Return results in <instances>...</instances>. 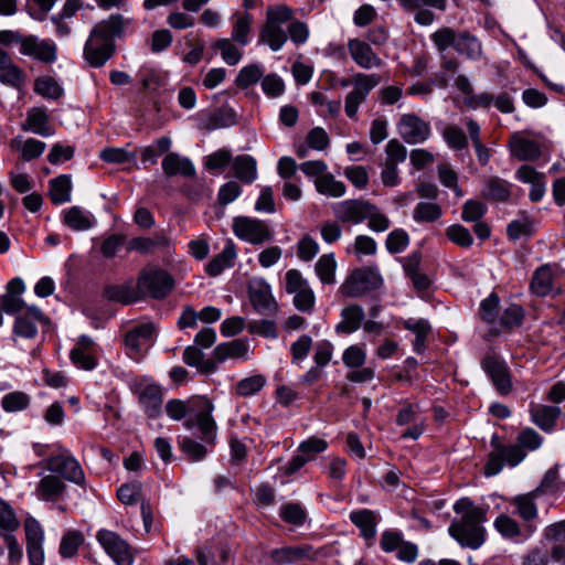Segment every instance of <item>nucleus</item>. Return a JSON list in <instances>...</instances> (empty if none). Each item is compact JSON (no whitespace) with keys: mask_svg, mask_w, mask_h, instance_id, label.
<instances>
[{"mask_svg":"<svg viewBox=\"0 0 565 565\" xmlns=\"http://www.w3.org/2000/svg\"><path fill=\"white\" fill-rule=\"evenodd\" d=\"M96 540L116 565H132L131 548L118 533L102 529L97 532Z\"/></svg>","mask_w":565,"mask_h":565,"instance_id":"nucleus-10","label":"nucleus"},{"mask_svg":"<svg viewBox=\"0 0 565 565\" xmlns=\"http://www.w3.org/2000/svg\"><path fill=\"white\" fill-rule=\"evenodd\" d=\"M511 154L520 161H534L542 153L541 145L533 140L514 134L510 139Z\"/></svg>","mask_w":565,"mask_h":565,"instance_id":"nucleus-28","label":"nucleus"},{"mask_svg":"<svg viewBox=\"0 0 565 565\" xmlns=\"http://www.w3.org/2000/svg\"><path fill=\"white\" fill-rule=\"evenodd\" d=\"M383 285V278L373 267H361L352 270L340 286L339 291L347 298H360L377 290Z\"/></svg>","mask_w":565,"mask_h":565,"instance_id":"nucleus-6","label":"nucleus"},{"mask_svg":"<svg viewBox=\"0 0 565 565\" xmlns=\"http://www.w3.org/2000/svg\"><path fill=\"white\" fill-rule=\"evenodd\" d=\"M481 365L501 395H507L511 392V376L504 361L495 355H487L482 360Z\"/></svg>","mask_w":565,"mask_h":565,"instance_id":"nucleus-19","label":"nucleus"},{"mask_svg":"<svg viewBox=\"0 0 565 565\" xmlns=\"http://www.w3.org/2000/svg\"><path fill=\"white\" fill-rule=\"evenodd\" d=\"M315 184L319 193L328 196L340 198L345 193V184L335 180L332 174H324L318 178Z\"/></svg>","mask_w":565,"mask_h":565,"instance_id":"nucleus-50","label":"nucleus"},{"mask_svg":"<svg viewBox=\"0 0 565 565\" xmlns=\"http://www.w3.org/2000/svg\"><path fill=\"white\" fill-rule=\"evenodd\" d=\"M46 320V317L38 307H26V310L23 313L15 316L13 335L24 339H33L38 335V322H44Z\"/></svg>","mask_w":565,"mask_h":565,"instance_id":"nucleus-20","label":"nucleus"},{"mask_svg":"<svg viewBox=\"0 0 565 565\" xmlns=\"http://www.w3.org/2000/svg\"><path fill=\"white\" fill-rule=\"evenodd\" d=\"M340 317L341 321L337 323L335 332L338 334H351L361 328L365 315L360 305H350L341 310Z\"/></svg>","mask_w":565,"mask_h":565,"instance_id":"nucleus-30","label":"nucleus"},{"mask_svg":"<svg viewBox=\"0 0 565 565\" xmlns=\"http://www.w3.org/2000/svg\"><path fill=\"white\" fill-rule=\"evenodd\" d=\"M285 289L294 295V306L301 312L311 313L316 296L307 279L298 269H289L285 274Z\"/></svg>","mask_w":565,"mask_h":565,"instance_id":"nucleus-8","label":"nucleus"},{"mask_svg":"<svg viewBox=\"0 0 565 565\" xmlns=\"http://www.w3.org/2000/svg\"><path fill=\"white\" fill-rule=\"evenodd\" d=\"M373 204L361 200H345L333 206L334 215L342 222L361 223L366 220Z\"/></svg>","mask_w":565,"mask_h":565,"instance_id":"nucleus-21","label":"nucleus"},{"mask_svg":"<svg viewBox=\"0 0 565 565\" xmlns=\"http://www.w3.org/2000/svg\"><path fill=\"white\" fill-rule=\"evenodd\" d=\"M443 214L441 207L433 202H419L413 213V218L417 223H431L437 221Z\"/></svg>","mask_w":565,"mask_h":565,"instance_id":"nucleus-51","label":"nucleus"},{"mask_svg":"<svg viewBox=\"0 0 565 565\" xmlns=\"http://www.w3.org/2000/svg\"><path fill=\"white\" fill-rule=\"evenodd\" d=\"M66 490L64 481L55 475L44 476L35 488V495L42 501L55 502L60 500Z\"/></svg>","mask_w":565,"mask_h":565,"instance_id":"nucleus-32","label":"nucleus"},{"mask_svg":"<svg viewBox=\"0 0 565 565\" xmlns=\"http://www.w3.org/2000/svg\"><path fill=\"white\" fill-rule=\"evenodd\" d=\"M534 231L535 223L527 216L512 221L507 227L508 237L513 241H518L523 236H531L533 235Z\"/></svg>","mask_w":565,"mask_h":565,"instance_id":"nucleus-59","label":"nucleus"},{"mask_svg":"<svg viewBox=\"0 0 565 565\" xmlns=\"http://www.w3.org/2000/svg\"><path fill=\"white\" fill-rule=\"evenodd\" d=\"M515 178L523 182L531 184L529 198L532 202H540L546 191L545 174L536 171L533 167L523 164L516 172Z\"/></svg>","mask_w":565,"mask_h":565,"instance_id":"nucleus-24","label":"nucleus"},{"mask_svg":"<svg viewBox=\"0 0 565 565\" xmlns=\"http://www.w3.org/2000/svg\"><path fill=\"white\" fill-rule=\"evenodd\" d=\"M266 384V377L260 374L252 375L241 380L236 385V393L239 396H252L258 393Z\"/></svg>","mask_w":565,"mask_h":565,"instance_id":"nucleus-62","label":"nucleus"},{"mask_svg":"<svg viewBox=\"0 0 565 565\" xmlns=\"http://www.w3.org/2000/svg\"><path fill=\"white\" fill-rule=\"evenodd\" d=\"M348 51L354 63L364 70L381 67L382 58L373 51L370 44L360 39H350L348 41Z\"/></svg>","mask_w":565,"mask_h":565,"instance_id":"nucleus-22","label":"nucleus"},{"mask_svg":"<svg viewBox=\"0 0 565 565\" xmlns=\"http://www.w3.org/2000/svg\"><path fill=\"white\" fill-rule=\"evenodd\" d=\"M183 362L189 366L196 367L201 373H212L216 364L212 359H204V353L196 345H189L182 354Z\"/></svg>","mask_w":565,"mask_h":565,"instance_id":"nucleus-43","label":"nucleus"},{"mask_svg":"<svg viewBox=\"0 0 565 565\" xmlns=\"http://www.w3.org/2000/svg\"><path fill=\"white\" fill-rule=\"evenodd\" d=\"M63 221L73 231H87L95 224L94 215L79 207L72 206L63 212Z\"/></svg>","mask_w":565,"mask_h":565,"instance_id":"nucleus-35","label":"nucleus"},{"mask_svg":"<svg viewBox=\"0 0 565 565\" xmlns=\"http://www.w3.org/2000/svg\"><path fill=\"white\" fill-rule=\"evenodd\" d=\"M248 295L254 309L260 315H271L277 311L278 305L273 297L269 284L265 279H253L248 285Z\"/></svg>","mask_w":565,"mask_h":565,"instance_id":"nucleus-15","label":"nucleus"},{"mask_svg":"<svg viewBox=\"0 0 565 565\" xmlns=\"http://www.w3.org/2000/svg\"><path fill=\"white\" fill-rule=\"evenodd\" d=\"M19 52L44 64H52L57 60L55 42L51 39H40L33 34L24 36Z\"/></svg>","mask_w":565,"mask_h":565,"instance_id":"nucleus-13","label":"nucleus"},{"mask_svg":"<svg viewBox=\"0 0 565 565\" xmlns=\"http://www.w3.org/2000/svg\"><path fill=\"white\" fill-rule=\"evenodd\" d=\"M443 138L447 146L452 150H463L468 148V138L463 130L458 126L449 125L443 130Z\"/></svg>","mask_w":565,"mask_h":565,"instance_id":"nucleus-60","label":"nucleus"},{"mask_svg":"<svg viewBox=\"0 0 565 565\" xmlns=\"http://www.w3.org/2000/svg\"><path fill=\"white\" fill-rule=\"evenodd\" d=\"M20 527L14 510L4 500L0 499V529L3 533H13Z\"/></svg>","mask_w":565,"mask_h":565,"instance_id":"nucleus-64","label":"nucleus"},{"mask_svg":"<svg viewBox=\"0 0 565 565\" xmlns=\"http://www.w3.org/2000/svg\"><path fill=\"white\" fill-rule=\"evenodd\" d=\"M454 511L460 515L451 521L448 532L462 547L479 548L486 542L488 508L478 507L469 498H461L454 504Z\"/></svg>","mask_w":565,"mask_h":565,"instance_id":"nucleus-3","label":"nucleus"},{"mask_svg":"<svg viewBox=\"0 0 565 565\" xmlns=\"http://www.w3.org/2000/svg\"><path fill=\"white\" fill-rule=\"evenodd\" d=\"M561 414L555 406L539 405L532 411L534 423L544 430H551Z\"/></svg>","mask_w":565,"mask_h":565,"instance_id":"nucleus-48","label":"nucleus"},{"mask_svg":"<svg viewBox=\"0 0 565 565\" xmlns=\"http://www.w3.org/2000/svg\"><path fill=\"white\" fill-rule=\"evenodd\" d=\"M540 497L536 492L530 491L527 493L515 495L510 500V504L514 508V514L523 520L524 525L535 524L534 521L539 516V509L536 500Z\"/></svg>","mask_w":565,"mask_h":565,"instance_id":"nucleus-25","label":"nucleus"},{"mask_svg":"<svg viewBox=\"0 0 565 565\" xmlns=\"http://www.w3.org/2000/svg\"><path fill=\"white\" fill-rule=\"evenodd\" d=\"M234 175L243 183L250 184L257 179V162L249 154H239L233 160Z\"/></svg>","mask_w":565,"mask_h":565,"instance_id":"nucleus-39","label":"nucleus"},{"mask_svg":"<svg viewBox=\"0 0 565 565\" xmlns=\"http://www.w3.org/2000/svg\"><path fill=\"white\" fill-rule=\"evenodd\" d=\"M8 552V564L17 565L23 556L22 547L13 533L0 532V557Z\"/></svg>","mask_w":565,"mask_h":565,"instance_id":"nucleus-47","label":"nucleus"},{"mask_svg":"<svg viewBox=\"0 0 565 565\" xmlns=\"http://www.w3.org/2000/svg\"><path fill=\"white\" fill-rule=\"evenodd\" d=\"M84 543V535L79 531L66 532L60 544V554L64 558L73 557L77 554L78 547Z\"/></svg>","mask_w":565,"mask_h":565,"instance_id":"nucleus-57","label":"nucleus"},{"mask_svg":"<svg viewBox=\"0 0 565 565\" xmlns=\"http://www.w3.org/2000/svg\"><path fill=\"white\" fill-rule=\"evenodd\" d=\"M524 319V310L520 305L512 303L507 307L498 319V333L501 329L511 330L520 327Z\"/></svg>","mask_w":565,"mask_h":565,"instance_id":"nucleus-49","label":"nucleus"},{"mask_svg":"<svg viewBox=\"0 0 565 565\" xmlns=\"http://www.w3.org/2000/svg\"><path fill=\"white\" fill-rule=\"evenodd\" d=\"M203 408L194 417H191L185 420V427L189 429L196 428L200 431V439L205 445H214L216 438V423L212 417L213 404L203 398L202 401Z\"/></svg>","mask_w":565,"mask_h":565,"instance_id":"nucleus-14","label":"nucleus"},{"mask_svg":"<svg viewBox=\"0 0 565 565\" xmlns=\"http://www.w3.org/2000/svg\"><path fill=\"white\" fill-rule=\"evenodd\" d=\"M234 43L231 39H220L214 44L223 61L231 66L238 64L243 56L242 51Z\"/></svg>","mask_w":565,"mask_h":565,"instance_id":"nucleus-55","label":"nucleus"},{"mask_svg":"<svg viewBox=\"0 0 565 565\" xmlns=\"http://www.w3.org/2000/svg\"><path fill=\"white\" fill-rule=\"evenodd\" d=\"M401 138L408 145L423 143L431 135L430 124L416 114H404L397 125Z\"/></svg>","mask_w":565,"mask_h":565,"instance_id":"nucleus-12","label":"nucleus"},{"mask_svg":"<svg viewBox=\"0 0 565 565\" xmlns=\"http://www.w3.org/2000/svg\"><path fill=\"white\" fill-rule=\"evenodd\" d=\"M269 556L274 564L282 565L297 563L303 559L313 561L317 558V553L311 545L306 544L274 548Z\"/></svg>","mask_w":565,"mask_h":565,"instance_id":"nucleus-23","label":"nucleus"},{"mask_svg":"<svg viewBox=\"0 0 565 565\" xmlns=\"http://www.w3.org/2000/svg\"><path fill=\"white\" fill-rule=\"evenodd\" d=\"M350 521L360 530L361 536L372 542L376 535L377 516L374 511L361 509L350 513Z\"/></svg>","mask_w":565,"mask_h":565,"instance_id":"nucleus-33","label":"nucleus"},{"mask_svg":"<svg viewBox=\"0 0 565 565\" xmlns=\"http://www.w3.org/2000/svg\"><path fill=\"white\" fill-rule=\"evenodd\" d=\"M512 184L504 179L492 177L486 181L482 196L495 202H507L511 195Z\"/></svg>","mask_w":565,"mask_h":565,"instance_id":"nucleus-42","label":"nucleus"},{"mask_svg":"<svg viewBox=\"0 0 565 565\" xmlns=\"http://www.w3.org/2000/svg\"><path fill=\"white\" fill-rule=\"evenodd\" d=\"M29 405L30 396L21 391L8 393L1 399V406L8 413L21 412Z\"/></svg>","mask_w":565,"mask_h":565,"instance_id":"nucleus-61","label":"nucleus"},{"mask_svg":"<svg viewBox=\"0 0 565 565\" xmlns=\"http://www.w3.org/2000/svg\"><path fill=\"white\" fill-rule=\"evenodd\" d=\"M493 526L502 537L514 542H525L537 531L536 524L522 526L516 520L505 513L497 516Z\"/></svg>","mask_w":565,"mask_h":565,"instance_id":"nucleus-16","label":"nucleus"},{"mask_svg":"<svg viewBox=\"0 0 565 565\" xmlns=\"http://www.w3.org/2000/svg\"><path fill=\"white\" fill-rule=\"evenodd\" d=\"M163 173L168 178L182 175L184 178H192L195 175V168L192 161L186 157H181L177 152H168L161 162Z\"/></svg>","mask_w":565,"mask_h":565,"instance_id":"nucleus-29","label":"nucleus"},{"mask_svg":"<svg viewBox=\"0 0 565 565\" xmlns=\"http://www.w3.org/2000/svg\"><path fill=\"white\" fill-rule=\"evenodd\" d=\"M237 257L236 246L232 239H227L224 248L215 255L205 266V273L210 277H216L223 273L224 269L234 266Z\"/></svg>","mask_w":565,"mask_h":565,"instance_id":"nucleus-31","label":"nucleus"},{"mask_svg":"<svg viewBox=\"0 0 565 565\" xmlns=\"http://www.w3.org/2000/svg\"><path fill=\"white\" fill-rule=\"evenodd\" d=\"M139 402L149 417H157L162 408V391L159 385H147L139 394Z\"/></svg>","mask_w":565,"mask_h":565,"instance_id":"nucleus-36","label":"nucleus"},{"mask_svg":"<svg viewBox=\"0 0 565 565\" xmlns=\"http://www.w3.org/2000/svg\"><path fill=\"white\" fill-rule=\"evenodd\" d=\"M231 40L241 46H246L249 43V34L254 22L253 14L248 12H235L231 18Z\"/></svg>","mask_w":565,"mask_h":565,"instance_id":"nucleus-34","label":"nucleus"},{"mask_svg":"<svg viewBox=\"0 0 565 565\" xmlns=\"http://www.w3.org/2000/svg\"><path fill=\"white\" fill-rule=\"evenodd\" d=\"M337 262L333 253L323 254L315 265V271L320 281L324 285L335 282Z\"/></svg>","mask_w":565,"mask_h":565,"instance_id":"nucleus-46","label":"nucleus"},{"mask_svg":"<svg viewBox=\"0 0 565 565\" xmlns=\"http://www.w3.org/2000/svg\"><path fill=\"white\" fill-rule=\"evenodd\" d=\"M248 352V343L243 339H235L230 342L218 344L213 350V358L223 362L226 359H244Z\"/></svg>","mask_w":565,"mask_h":565,"instance_id":"nucleus-38","label":"nucleus"},{"mask_svg":"<svg viewBox=\"0 0 565 565\" xmlns=\"http://www.w3.org/2000/svg\"><path fill=\"white\" fill-rule=\"evenodd\" d=\"M233 232L239 239L253 245L264 244L274 237V232L265 221L248 216L235 217Z\"/></svg>","mask_w":565,"mask_h":565,"instance_id":"nucleus-9","label":"nucleus"},{"mask_svg":"<svg viewBox=\"0 0 565 565\" xmlns=\"http://www.w3.org/2000/svg\"><path fill=\"white\" fill-rule=\"evenodd\" d=\"M455 50L470 60H479L482 55L480 41L467 31L458 33Z\"/></svg>","mask_w":565,"mask_h":565,"instance_id":"nucleus-44","label":"nucleus"},{"mask_svg":"<svg viewBox=\"0 0 565 565\" xmlns=\"http://www.w3.org/2000/svg\"><path fill=\"white\" fill-rule=\"evenodd\" d=\"M292 18L294 10L286 4L268 7L258 43L268 45L274 52L282 49L288 36L296 45L306 43L309 39L308 25L300 20L292 21Z\"/></svg>","mask_w":565,"mask_h":565,"instance_id":"nucleus-1","label":"nucleus"},{"mask_svg":"<svg viewBox=\"0 0 565 565\" xmlns=\"http://www.w3.org/2000/svg\"><path fill=\"white\" fill-rule=\"evenodd\" d=\"M154 326L152 323H141L126 332L124 343L126 352L131 359H138L142 351L151 345Z\"/></svg>","mask_w":565,"mask_h":565,"instance_id":"nucleus-17","label":"nucleus"},{"mask_svg":"<svg viewBox=\"0 0 565 565\" xmlns=\"http://www.w3.org/2000/svg\"><path fill=\"white\" fill-rule=\"evenodd\" d=\"M24 71L17 65L10 54L0 49V82L4 85L20 88L25 82Z\"/></svg>","mask_w":565,"mask_h":565,"instance_id":"nucleus-26","label":"nucleus"},{"mask_svg":"<svg viewBox=\"0 0 565 565\" xmlns=\"http://www.w3.org/2000/svg\"><path fill=\"white\" fill-rule=\"evenodd\" d=\"M71 191L72 182L67 174H61L50 181V198L54 204L71 201Z\"/></svg>","mask_w":565,"mask_h":565,"instance_id":"nucleus-45","label":"nucleus"},{"mask_svg":"<svg viewBox=\"0 0 565 565\" xmlns=\"http://www.w3.org/2000/svg\"><path fill=\"white\" fill-rule=\"evenodd\" d=\"M530 289L539 297H545L553 290V271L550 265L545 264L536 268L533 274Z\"/></svg>","mask_w":565,"mask_h":565,"instance_id":"nucleus-40","label":"nucleus"},{"mask_svg":"<svg viewBox=\"0 0 565 565\" xmlns=\"http://www.w3.org/2000/svg\"><path fill=\"white\" fill-rule=\"evenodd\" d=\"M209 121V129L231 127L236 122V113L228 106H222L211 114Z\"/></svg>","mask_w":565,"mask_h":565,"instance_id":"nucleus-58","label":"nucleus"},{"mask_svg":"<svg viewBox=\"0 0 565 565\" xmlns=\"http://www.w3.org/2000/svg\"><path fill=\"white\" fill-rule=\"evenodd\" d=\"M22 129L24 131H32L42 137H50L53 135V130L49 125V117L45 110L41 108H32L28 111Z\"/></svg>","mask_w":565,"mask_h":565,"instance_id":"nucleus-37","label":"nucleus"},{"mask_svg":"<svg viewBox=\"0 0 565 565\" xmlns=\"http://www.w3.org/2000/svg\"><path fill=\"white\" fill-rule=\"evenodd\" d=\"M279 516L288 524L301 526L307 519L306 510L299 503H286L279 510Z\"/></svg>","mask_w":565,"mask_h":565,"instance_id":"nucleus-56","label":"nucleus"},{"mask_svg":"<svg viewBox=\"0 0 565 565\" xmlns=\"http://www.w3.org/2000/svg\"><path fill=\"white\" fill-rule=\"evenodd\" d=\"M543 537L552 542L551 558L565 563V519L547 525L543 531Z\"/></svg>","mask_w":565,"mask_h":565,"instance_id":"nucleus-27","label":"nucleus"},{"mask_svg":"<svg viewBox=\"0 0 565 565\" xmlns=\"http://www.w3.org/2000/svg\"><path fill=\"white\" fill-rule=\"evenodd\" d=\"M381 83L377 74L355 73L353 75V88L345 95L344 111L353 120L358 119V111L369 94Z\"/></svg>","mask_w":565,"mask_h":565,"instance_id":"nucleus-7","label":"nucleus"},{"mask_svg":"<svg viewBox=\"0 0 565 565\" xmlns=\"http://www.w3.org/2000/svg\"><path fill=\"white\" fill-rule=\"evenodd\" d=\"M54 451L46 458V469L61 479L73 482L79 487L85 486V473L78 460L70 449L54 445Z\"/></svg>","mask_w":565,"mask_h":565,"instance_id":"nucleus-5","label":"nucleus"},{"mask_svg":"<svg viewBox=\"0 0 565 565\" xmlns=\"http://www.w3.org/2000/svg\"><path fill=\"white\" fill-rule=\"evenodd\" d=\"M172 276L163 269L143 270L138 279V288L141 292L154 299L166 298L173 289Z\"/></svg>","mask_w":565,"mask_h":565,"instance_id":"nucleus-11","label":"nucleus"},{"mask_svg":"<svg viewBox=\"0 0 565 565\" xmlns=\"http://www.w3.org/2000/svg\"><path fill=\"white\" fill-rule=\"evenodd\" d=\"M499 303V296L492 292L480 302L478 312L479 318L490 327L494 334L498 333Z\"/></svg>","mask_w":565,"mask_h":565,"instance_id":"nucleus-41","label":"nucleus"},{"mask_svg":"<svg viewBox=\"0 0 565 565\" xmlns=\"http://www.w3.org/2000/svg\"><path fill=\"white\" fill-rule=\"evenodd\" d=\"M516 444L505 445L501 441L500 437L494 434L491 438L492 450L488 455V460L484 466V475L495 476L508 465L509 467H516L526 457L525 450H536L542 445V437L532 428L522 430L516 438Z\"/></svg>","mask_w":565,"mask_h":565,"instance_id":"nucleus-4","label":"nucleus"},{"mask_svg":"<svg viewBox=\"0 0 565 565\" xmlns=\"http://www.w3.org/2000/svg\"><path fill=\"white\" fill-rule=\"evenodd\" d=\"M131 20L122 14H110L96 23L85 42L83 56L89 66L98 68L104 66L116 53V39L125 35Z\"/></svg>","mask_w":565,"mask_h":565,"instance_id":"nucleus-2","label":"nucleus"},{"mask_svg":"<svg viewBox=\"0 0 565 565\" xmlns=\"http://www.w3.org/2000/svg\"><path fill=\"white\" fill-rule=\"evenodd\" d=\"M172 239L164 232H157L153 236H138L126 244L128 252H137L140 255H152L156 252L169 253Z\"/></svg>","mask_w":565,"mask_h":565,"instance_id":"nucleus-18","label":"nucleus"},{"mask_svg":"<svg viewBox=\"0 0 565 565\" xmlns=\"http://www.w3.org/2000/svg\"><path fill=\"white\" fill-rule=\"evenodd\" d=\"M264 70L259 64H249L244 66L237 74L235 78V84L237 87L245 89L249 86L256 84L260 78H263Z\"/></svg>","mask_w":565,"mask_h":565,"instance_id":"nucleus-54","label":"nucleus"},{"mask_svg":"<svg viewBox=\"0 0 565 565\" xmlns=\"http://www.w3.org/2000/svg\"><path fill=\"white\" fill-rule=\"evenodd\" d=\"M34 92L50 99H58L63 95V88L51 76L36 78L34 82Z\"/></svg>","mask_w":565,"mask_h":565,"instance_id":"nucleus-52","label":"nucleus"},{"mask_svg":"<svg viewBox=\"0 0 565 565\" xmlns=\"http://www.w3.org/2000/svg\"><path fill=\"white\" fill-rule=\"evenodd\" d=\"M180 447L191 461H200L207 454V448L205 445L188 436H184L180 439Z\"/></svg>","mask_w":565,"mask_h":565,"instance_id":"nucleus-63","label":"nucleus"},{"mask_svg":"<svg viewBox=\"0 0 565 565\" xmlns=\"http://www.w3.org/2000/svg\"><path fill=\"white\" fill-rule=\"evenodd\" d=\"M104 295L108 300L118 301L129 305L137 300V295L131 286L128 285H110L104 290Z\"/></svg>","mask_w":565,"mask_h":565,"instance_id":"nucleus-53","label":"nucleus"}]
</instances>
